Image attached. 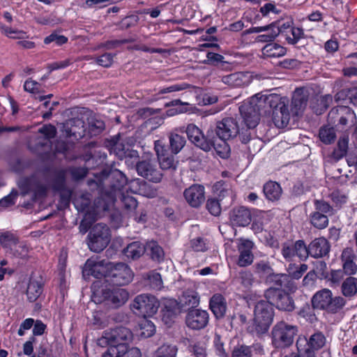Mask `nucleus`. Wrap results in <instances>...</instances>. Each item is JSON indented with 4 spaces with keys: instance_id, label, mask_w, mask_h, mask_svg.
Listing matches in <instances>:
<instances>
[{
    "instance_id": "56",
    "label": "nucleus",
    "mask_w": 357,
    "mask_h": 357,
    "mask_svg": "<svg viewBox=\"0 0 357 357\" xmlns=\"http://www.w3.org/2000/svg\"><path fill=\"white\" fill-rule=\"evenodd\" d=\"M206 208L212 215L219 216L221 213L220 199L216 197L208 198L206 201Z\"/></svg>"
},
{
    "instance_id": "9",
    "label": "nucleus",
    "mask_w": 357,
    "mask_h": 357,
    "mask_svg": "<svg viewBox=\"0 0 357 357\" xmlns=\"http://www.w3.org/2000/svg\"><path fill=\"white\" fill-rule=\"evenodd\" d=\"M159 306L160 302L157 298L148 294L137 295L130 305L133 312L144 318L153 317L158 312Z\"/></svg>"
},
{
    "instance_id": "23",
    "label": "nucleus",
    "mask_w": 357,
    "mask_h": 357,
    "mask_svg": "<svg viewBox=\"0 0 357 357\" xmlns=\"http://www.w3.org/2000/svg\"><path fill=\"white\" fill-rule=\"evenodd\" d=\"M229 221L234 227H246L252 221L250 211L245 206H236L229 212Z\"/></svg>"
},
{
    "instance_id": "40",
    "label": "nucleus",
    "mask_w": 357,
    "mask_h": 357,
    "mask_svg": "<svg viewBox=\"0 0 357 357\" xmlns=\"http://www.w3.org/2000/svg\"><path fill=\"white\" fill-rule=\"evenodd\" d=\"M255 273L263 280H266L273 271L271 264L267 260H261L254 265Z\"/></svg>"
},
{
    "instance_id": "60",
    "label": "nucleus",
    "mask_w": 357,
    "mask_h": 357,
    "mask_svg": "<svg viewBox=\"0 0 357 357\" xmlns=\"http://www.w3.org/2000/svg\"><path fill=\"white\" fill-rule=\"evenodd\" d=\"M319 139L325 144H331L335 138V133L333 128H322L319 133Z\"/></svg>"
},
{
    "instance_id": "24",
    "label": "nucleus",
    "mask_w": 357,
    "mask_h": 357,
    "mask_svg": "<svg viewBox=\"0 0 357 357\" xmlns=\"http://www.w3.org/2000/svg\"><path fill=\"white\" fill-rule=\"evenodd\" d=\"M62 131L67 137L82 138L85 135L84 121L79 118L70 119L63 123Z\"/></svg>"
},
{
    "instance_id": "22",
    "label": "nucleus",
    "mask_w": 357,
    "mask_h": 357,
    "mask_svg": "<svg viewBox=\"0 0 357 357\" xmlns=\"http://www.w3.org/2000/svg\"><path fill=\"white\" fill-rule=\"evenodd\" d=\"M105 260L98 261L91 258L87 259L82 269L83 278L88 279L90 276H93L97 279L103 277L105 278Z\"/></svg>"
},
{
    "instance_id": "52",
    "label": "nucleus",
    "mask_w": 357,
    "mask_h": 357,
    "mask_svg": "<svg viewBox=\"0 0 357 357\" xmlns=\"http://www.w3.org/2000/svg\"><path fill=\"white\" fill-rule=\"evenodd\" d=\"M109 147L110 153L116 155L120 160H122V157L125 156L126 149L122 143H119L116 140L112 139L108 142L107 145Z\"/></svg>"
},
{
    "instance_id": "13",
    "label": "nucleus",
    "mask_w": 357,
    "mask_h": 357,
    "mask_svg": "<svg viewBox=\"0 0 357 357\" xmlns=\"http://www.w3.org/2000/svg\"><path fill=\"white\" fill-rule=\"evenodd\" d=\"M213 130V139H230L236 137L239 134L240 128L237 120L233 117L224 118L217 122L215 126H211Z\"/></svg>"
},
{
    "instance_id": "62",
    "label": "nucleus",
    "mask_w": 357,
    "mask_h": 357,
    "mask_svg": "<svg viewBox=\"0 0 357 357\" xmlns=\"http://www.w3.org/2000/svg\"><path fill=\"white\" fill-rule=\"evenodd\" d=\"M139 17L137 15H132L124 17L119 23L120 29L121 30L128 29L137 24L139 22Z\"/></svg>"
},
{
    "instance_id": "29",
    "label": "nucleus",
    "mask_w": 357,
    "mask_h": 357,
    "mask_svg": "<svg viewBox=\"0 0 357 357\" xmlns=\"http://www.w3.org/2000/svg\"><path fill=\"white\" fill-rule=\"evenodd\" d=\"M209 308L217 319L225 317L227 305L225 298L221 294H215L209 301Z\"/></svg>"
},
{
    "instance_id": "54",
    "label": "nucleus",
    "mask_w": 357,
    "mask_h": 357,
    "mask_svg": "<svg viewBox=\"0 0 357 357\" xmlns=\"http://www.w3.org/2000/svg\"><path fill=\"white\" fill-rule=\"evenodd\" d=\"M18 242V238L11 231H7L0 233V243L3 248H8L11 245H16Z\"/></svg>"
},
{
    "instance_id": "59",
    "label": "nucleus",
    "mask_w": 357,
    "mask_h": 357,
    "mask_svg": "<svg viewBox=\"0 0 357 357\" xmlns=\"http://www.w3.org/2000/svg\"><path fill=\"white\" fill-rule=\"evenodd\" d=\"M345 303L346 301L343 297L336 296L333 298L331 296V301H330L327 311L331 313H336L345 305Z\"/></svg>"
},
{
    "instance_id": "20",
    "label": "nucleus",
    "mask_w": 357,
    "mask_h": 357,
    "mask_svg": "<svg viewBox=\"0 0 357 357\" xmlns=\"http://www.w3.org/2000/svg\"><path fill=\"white\" fill-rule=\"evenodd\" d=\"M183 197L192 208H199L205 200V188L202 185L193 184L185 189Z\"/></svg>"
},
{
    "instance_id": "44",
    "label": "nucleus",
    "mask_w": 357,
    "mask_h": 357,
    "mask_svg": "<svg viewBox=\"0 0 357 357\" xmlns=\"http://www.w3.org/2000/svg\"><path fill=\"white\" fill-rule=\"evenodd\" d=\"M262 51L263 54L268 57H280L286 53V49L277 43L266 45Z\"/></svg>"
},
{
    "instance_id": "36",
    "label": "nucleus",
    "mask_w": 357,
    "mask_h": 357,
    "mask_svg": "<svg viewBox=\"0 0 357 357\" xmlns=\"http://www.w3.org/2000/svg\"><path fill=\"white\" fill-rule=\"evenodd\" d=\"M341 291L346 297H352L357 294V278L348 276L342 283Z\"/></svg>"
},
{
    "instance_id": "39",
    "label": "nucleus",
    "mask_w": 357,
    "mask_h": 357,
    "mask_svg": "<svg viewBox=\"0 0 357 357\" xmlns=\"http://www.w3.org/2000/svg\"><path fill=\"white\" fill-rule=\"evenodd\" d=\"M330 250L327 240L318 238L314 240V258H321L326 256Z\"/></svg>"
},
{
    "instance_id": "26",
    "label": "nucleus",
    "mask_w": 357,
    "mask_h": 357,
    "mask_svg": "<svg viewBox=\"0 0 357 357\" xmlns=\"http://www.w3.org/2000/svg\"><path fill=\"white\" fill-rule=\"evenodd\" d=\"M254 247V243L248 239H241L238 245L239 256L237 264L241 267H245L250 265L254 259L252 249Z\"/></svg>"
},
{
    "instance_id": "51",
    "label": "nucleus",
    "mask_w": 357,
    "mask_h": 357,
    "mask_svg": "<svg viewBox=\"0 0 357 357\" xmlns=\"http://www.w3.org/2000/svg\"><path fill=\"white\" fill-rule=\"evenodd\" d=\"M314 275L320 279L328 277V271L324 260L319 259L314 261Z\"/></svg>"
},
{
    "instance_id": "43",
    "label": "nucleus",
    "mask_w": 357,
    "mask_h": 357,
    "mask_svg": "<svg viewBox=\"0 0 357 357\" xmlns=\"http://www.w3.org/2000/svg\"><path fill=\"white\" fill-rule=\"evenodd\" d=\"M178 350L176 345L163 344L156 349L153 357H176Z\"/></svg>"
},
{
    "instance_id": "64",
    "label": "nucleus",
    "mask_w": 357,
    "mask_h": 357,
    "mask_svg": "<svg viewBox=\"0 0 357 357\" xmlns=\"http://www.w3.org/2000/svg\"><path fill=\"white\" fill-rule=\"evenodd\" d=\"M122 352L118 355H114V357H142L140 350L137 347H130L129 345L126 347Z\"/></svg>"
},
{
    "instance_id": "18",
    "label": "nucleus",
    "mask_w": 357,
    "mask_h": 357,
    "mask_svg": "<svg viewBox=\"0 0 357 357\" xmlns=\"http://www.w3.org/2000/svg\"><path fill=\"white\" fill-rule=\"evenodd\" d=\"M309 95L310 92L305 87L297 88L294 91L291 98V111H289L290 117L291 116H297L303 112L307 105ZM287 100H289L288 98ZM288 110L289 109H288Z\"/></svg>"
},
{
    "instance_id": "61",
    "label": "nucleus",
    "mask_w": 357,
    "mask_h": 357,
    "mask_svg": "<svg viewBox=\"0 0 357 357\" xmlns=\"http://www.w3.org/2000/svg\"><path fill=\"white\" fill-rule=\"evenodd\" d=\"M139 159V153L137 151L126 149L125 156L122 157V160H125L126 164L128 166H135Z\"/></svg>"
},
{
    "instance_id": "38",
    "label": "nucleus",
    "mask_w": 357,
    "mask_h": 357,
    "mask_svg": "<svg viewBox=\"0 0 357 357\" xmlns=\"http://www.w3.org/2000/svg\"><path fill=\"white\" fill-rule=\"evenodd\" d=\"M245 76L241 72L231 73L222 76L221 80L223 83L232 87H240L245 84Z\"/></svg>"
},
{
    "instance_id": "30",
    "label": "nucleus",
    "mask_w": 357,
    "mask_h": 357,
    "mask_svg": "<svg viewBox=\"0 0 357 357\" xmlns=\"http://www.w3.org/2000/svg\"><path fill=\"white\" fill-rule=\"evenodd\" d=\"M115 202V195L108 192L103 189L100 195L94 199L93 208L96 213L108 211L109 207Z\"/></svg>"
},
{
    "instance_id": "10",
    "label": "nucleus",
    "mask_w": 357,
    "mask_h": 357,
    "mask_svg": "<svg viewBox=\"0 0 357 357\" xmlns=\"http://www.w3.org/2000/svg\"><path fill=\"white\" fill-rule=\"evenodd\" d=\"M133 276V272L129 266L121 262L109 267L106 272L105 280L114 286H124L132 280Z\"/></svg>"
},
{
    "instance_id": "3",
    "label": "nucleus",
    "mask_w": 357,
    "mask_h": 357,
    "mask_svg": "<svg viewBox=\"0 0 357 357\" xmlns=\"http://www.w3.org/2000/svg\"><path fill=\"white\" fill-rule=\"evenodd\" d=\"M96 181L89 180V185L95 183L97 186L115 195V197L124 192L128 184V178L126 175L116 169H102L98 174L96 175Z\"/></svg>"
},
{
    "instance_id": "7",
    "label": "nucleus",
    "mask_w": 357,
    "mask_h": 357,
    "mask_svg": "<svg viewBox=\"0 0 357 357\" xmlns=\"http://www.w3.org/2000/svg\"><path fill=\"white\" fill-rule=\"evenodd\" d=\"M298 333V328L281 321L278 322L272 328V344L276 349L289 347L294 342V339Z\"/></svg>"
},
{
    "instance_id": "8",
    "label": "nucleus",
    "mask_w": 357,
    "mask_h": 357,
    "mask_svg": "<svg viewBox=\"0 0 357 357\" xmlns=\"http://www.w3.org/2000/svg\"><path fill=\"white\" fill-rule=\"evenodd\" d=\"M111 233L109 227L104 223H98L89 231L86 243L91 251L100 252L109 243Z\"/></svg>"
},
{
    "instance_id": "32",
    "label": "nucleus",
    "mask_w": 357,
    "mask_h": 357,
    "mask_svg": "<svg viewBox=\"0 0 357 357\" xmlns=\"http://www.w3.org/2000/svg\"><path fill=\"white\" fill-rule=\"evenodd\" d=\"M263 192L267 199L278 201L282 195V188L277 182L270 181L264 185Z\"/></svg>"
},
{
    "instance_id": "49",
    "label": "nucleus",
    "mask_w": 357,
    "mask_h": 357,
    "mask_svg": "<svg viewBox=\"0 0 357 357\" xmlns=\"http://www.w3.org/2000/svg\"><path fill=\"white\" fill-rule=\"evenodd\" d=\"M217 139H214V145L212 146L217 155L221 158L226 159L230 155V147L226 142L227 139H221L220 143H216Z\"/></svg>"
},
{
    "instance_id": "35",
    "label": "nucleus",
    "mask_w": 357,
    "mask_h": 357,
    "mask_svg": "<svg viewBox=\"0 0 357 357\" xmlns=\"http://www.w3.org/2000/svg\"><path fill=\"white\" fill-rule=\"evenodd\" d=\"M145 251L146 246L139 241H134L130 243L123 250L125 255L128 258H130L132 260L139 259L141 256L144 255Z\"/></svg>"
},
{
    "instance_id": "28",
    "label": "nucleus",
    "mask_w": 357,
    "mask_h": 357,
    "mask_svg": "<svg viewBox=\"0 0 357 357\" xmlns=\"http://www.w3.org/2000/svg\"><path fill=\"white\" fill-rule=\"evenodd\" d=\"M298 355L291 354L284 357H312V335H299L296 341Z\"/></svg>"
},
{
    "instance_id": "47",
    "label": "nucleus",
    "mask_w": 357,
    "mask_h": 357,
    "mask_svg": "<svg viewBox=\"0 0 357 357\" xmlns=\"http://www.w3.org/2000/svg\"><path fill=\"white\" fill-rule=\"evenodd\" d=\"M236 280L246 289H250L255 282L253 274L249 271H241L236 277Z\"/></svg>"
},
{
    "instance_id": "2",
    "label": "nucleus",
    "mask_w": 357,
    "mask_h": 357,
    "mask_svg": "<svg viewBox=\"0 0 357 357\" xmlns=\"http://www.w3.org/2000/svg\"><path fill=\"white\" fill-rule=\"evenodd\" d=\"M132 337V333L129 328L119 326L104 331L102 336L98 339L97 344L101 347H107V351L102 354H105V357H111L124 351Z\"/></svg>"
},
{
    "instance_id": "46",
    "label": "nucleus",
    "mask_w": 357,
    "mask_h": 357,
    "mask_svg": "<svg viewBox=\"0 0 357 357\" xmlns=\"http://www.w3.org/2000/svg\"><path fill=\"white\" fill-rule=\"evenodd\" d=\"M118 200L121 202L123 208L127 211H131L136 209L138 204L137 201L135 197L125 194L124 192L120 193V195L115 197V202H117Z\"/></svg>"
},
{
    "instance_id": "27",
    "label": "nucleus",
    "mask_w": 357,
    "mask_h": 357,
    "mask_svg": "<svg viewBox=\"0 0 357 357\" xmlns=\"http://www.w3.org/2000/svg\"><path fill=\"white\" fill-rule=\"evenodd\" d=\"M180 312L179 303L175 299H167L161 310L162 319L166 325H170Z\"/></svg>"
},
{
    "instance_id": "63",
    "label": "nucleus",
    "mask_w": 357,
    "mask_h": 357,
    "mask_svg": "<svg viewBox=\"0 0 357 357\" xmlns=\"http://www.w3.org/2000/svg\"><path fill=\"white\" fill-rule=\"evenodd\" d=\"M214 346L216 354L220 357H229L228 353L224 347V342L221 340V336L219 334H215L214 337Z\"/></svg>"
},
{
    "instance_id": "48",
    "label": "nucleus",
    "mask_w": 357,
    "mask_h": 357,
    "mask_svg": "<svg viewBox=\"0 0 357 357\" xmlns=\"http://www.w3.org/2000/svg\"><path fill=\"white\" fill-rule=\"evenodd\" d=\"M331 102L332 96L331 95H326L317 98L316 107L314 106V112L317 115L321 114L327 109Z\"/></svg>"
},
{
    "instance_id": "5",
    "label": "nucleus",
    "mask_w": 357,
    "mask_h": 357,
    "mask_svg": "<svg viewBox=\"0 0 357 357\" xmlns=\"http://www.w3.org/2000/svg\"><path fill=\"white\" fill-rule=\"evenodd\" d=\"M176 130H179L182 133L185 132L191 144L202 151L208 153L212 150L214 139L213 131L211 127L208 128L206 134L194 123H189L186 127L183 126Z\"/></svg>"
},
{
    "instance_id": "58",
    "label": "nucleus",
    "mask_w": 357,
    "mask_h": 357,
    "mask_svg": "<svg viewBox=\"0 0 357 357\" xmlns=\"http://www.w3.org/2000/svg\"><path fill=\"white\" fill-rule=\"evenodd\" d=\"M67 172L70 173L73 181H78L86 176L89 169L86 167H70Z\"/></svg>"
},
{
    "instance_id": "25",
    "label": "nucleus",
    "mask_w": 357,
    "mask_h": 357,
    "mask_svg": "<svg viewBox=\"0 0 357 357\" xmlns=\"http://www.w3.org/2000/svg\"><path fill=\"white\" fill-rule=\"evenodd\" d=\"M356 256L353 248H346L343 249L340 255V260L342 266V273L347 276H352L357 273V264L355 262Z\"/></svg>"
},
{
    "instance_id": "55",
    "label": "nucleus",
    "mask_w": 357,
    "mask_h": 357,
    "mask_svg": "<svg viewBox=\"0 0 357 357\" xmlns=\"http://www.w3.org/2000/svg\"><path fill=\"white\" fill-rule=\"evenodd\" d=\"M231 357H252L251 348L245 344H238L233 348Z\"/></svg>"
},
{
    "instance_id": "53",
    "label": "nucleus",
    "mask_w": 357,
    "mask_h": 357,
    "mask_svg": "<svg viewBox=\"0 0 357 357\" xmlns=\"http://www.w3.org/2000/svg\"><path fill=\"white\" fill-rule=\"evenodd\" d=\"M105 129V123L100 119L92 117L89 121V130L91 135H98Z\"/></svg>"
},
{
    "instance_id": "6",
    "label": "nucleus",
    "mask_w": 357,
    "mask_h": 357,
    "mask_svg": "<svg viewBox=\"0 0 357 357\" xmlns=\"http://www.w3.org/2000/svg\"><path fill=\"white\" fill-rule=\"evenodd\" d=\"M93 301L104 303L109 308L117 309L123 305L129 298V293L121 288H102L93 292Z\"/></svg>"
},
{
    "instance_id": "57",
    "label": "nucleus",
    "mask_w": 357,
    "mask_h": 357,
    "mask_svg": "<svg viewBox=\"0 0 357 357\" xmlns=\"http://www.w3.org/2000/svg\"><path fill=\"white\" fill-rule=\"evenodd\" d=\"M206 58L208 59V63L213 65H218L221 68H227L229 66L228 62L224 61V56L218 53H214L209 52L206 54Z\"/></svg>"
},
{
    "instance_id": "1",
    "label": "nucleus",
    "mask_w": 357,
    "mask_h": 357,
    "mask_svg": "<svg viewBox=\"0 0 357 357\" xmlns=\"http://www.w3.org/2000/svg\"><path fill=\"white\" fill-rule=\"evenodd\" d=\"M257 94L239 107L240 114L249 129L255 128L260 116L272 111V121L278 128H287L290 121L287 97L272 93L268 96Z\"/></svg>"
},
{
    "instance_id": "4",
    "label": "nucleus",
    "mask_w": 357,
    "mask_h": 357,
    "mask_svg": "<svg viewBox=\"0 0 357 357\" xmlns=\"http://www.w3.org/2000/svg\"><path fill=\"white\" fill-rule=\"evenodd\" d=\"M274 308L270 301H258L254 309V328L257 335L268 332L274 318Z\"/></svg>"
},
{
    "instance_id": "31",
    "label": "nucleus",
    "mask_w": 357,
    "mask_h": 357,
    "mask_svg": "<svg viewBox=\"0 0 357 357\" xmlns=\"http://www.w3.org/2000/svg\"><path fill=\"white\" fill-rule=\"evenodd\" d=\"M332 292L328 289H323L314 294V308L328 310L331 301Z\"/></svg>"
},
{
    "instance_id": "37",
    "label": "nucleus",
    "mask_w": 357,
    "mask_h": 357,
    "mask_svg": "<svg viewBox=\"0 0 357 357\" xmlns=\"http://www.w3.org/2000/svg\"><path fill=\"white\" fill-rule=\"evenodd\" d=\"M144 279L146 281V284L150 288L155 290H160L162 287V280L161 275L155 271H151L143 275Z\"/></svg>"
},
{
    "instance_id": "14",
    "label": "nucleus",
    "mask_w": 357,
    "mask_h": 357,
    "mask_svg": "<svg viewBox=\"0 0 357 357\" xmlns=\"http://www.w3.org/2000/svg\"><path fill=\"white\" fill-rule=\"evenodd\" d=\"M356 119V114L347 106L333 107L328 114V123L334 126H344L349 122L354 123Z\"/></svg>"
},
{
    "instance_id": "12",
    "label": "nucleus",
    "mask_w": 357,
    "mask_h": 357,
    "mask_svg": "<svg viewBox=\"0 0 357 357\" xmlns=\"http://www.w3.org/2000/svg\"><path fill=\"white\" fill-rule=\"evenodd\" d=\"M287 289L268 288L264 294L265 298L271 302L273 305L283 311L291 312L294 310V301L292 297L286 292Z\"/></svg>"
},
{
    "instance_id": "16",
    "label": "nucleus",
    "mask_w": 357,
    "mask_h": 357,
    "mask_svg": "<svg viewBox=\"0 0 357 357\" xmlns=\"http://www.w3.org/2000/svg\"><path fill=\"white\" fill-rule=\"evenodd\" d=\"M209 321V314L206 310L201 309H188L185 322L188 328L199 331L206 328Z\"/></svg>"
},
{
    "instance_id": "42",
    "label": "nucleus",
    "mask_w": 357,
    "mask_h": 357,
    "mask_svg": "<svg viewBox=\"0 0 357 357\" xmlns=\"http://www.w3.org/2000/svg\"><path fill=\"white\" fill-rule=\"evenodd\" d=\"M349 138L347 136L340 137L337 142L336 148L332 153V157L335 160H339L346 155L348 150Z\"/></svg>"
},
{
    "instance_id": "11",
    "label": "nucleus",
    "mask_w": 357,
    "mask_h": 357,
    "mask_svg": "<svg viewBox=\"0 0 357 357\" xmlns=\"http://www.w3.org/2000/svg\"><path fill=\"white\" fill-rule=\"evenodd\" d=\"M20 190V195L25 197L32 192L33 200L47 195V187L34 174L20 178L17 182Z\"/></svg>"
},
{
    "instance_id": "15",
    "label": "nucleus",
    "mask_w": 357,
    "mask_h": 357,
    "mask_svg": "<svg viewBox=\"0 0 357 357\" xmlns=\"http://www.w3.org/2000/svg\"><path fill=\"white\" fill-rule=\"evenodd\" d=\"M135 168L137 174L153 183H159L162 178L161 171L152 160H143L137 162Z\"/></svg>"
},
{
    "instance_id": "34",
    "label": "nucleus",
    "mask_w": 357,
    "mask_h": 357,
    "mask_svg": "<svg viewBox=\"0 0 357 357\" xmlns=\"http://www.w3.org/2000/svg\"><path fill=\"white\" fill-rule=\"evenodd\" d=\"M146 251L149 257L156 263H161L165 259V252L162 248L155 241H151L146 244Z\"/></svg>"
},
{
    "instance_id": "21",
    "label": "nucleus",
    "mask_w": 357,
    "mask_h": 357,
    "mask_svg": "<svg viewBox=\"0 0 357 357\" xmlns=\"http://www.w3.org/2000/svg\"><path fill=\"white\" fill-rule=\"evenodd\" d=\"M266 284L272 285L269 288H277L280 289H287L289 291H294L296 287L291 278L287 274H276L273 271L271 274L265 280Z\"/></svg>"
},
{
    "instance_id": "41",
    "label": "nucleus",
    "mask_w": 357,
    "mask_h": 357,
    "mask_svg": "<svg viewBox=\"0 0 357 357\" xmlns=\"http://www.w3.org/2000/svg\"><path fill=\"white\" fill-rule=\"evenodd\" d=\"M67 169L56 170L54 173L52 178V187L55 191L65 190L66 185Z\"/></svg>"
},
{
    "instance_id": "50",
    "label": "nucleus",
    "mask_w": 357,
    "mask_h": 357,
    "mask_svg": "<svg viewBox=\"0 0 357 357\" xmlns=\"http://www.w3.org/2000/svg\"><path fill=\"white\" fill-rule=\"evenodd\" d=\"M160 167L164 170H175L178 162L175 160L174 153L167 155L158 159Z\"/></svg>"
},
{
    "instance_id": "17",
    "label": "nucleus",
    "mask_w": 357,
    "mask_h": 357,
    "mask_svg": "<svg viewBox=\"0 0 357 357\" xmlns=\"http://www.w3.org/2000/svg\"><path fill=\"white\" fill-rule=\"evenodd\" d=\"M282 254L286 259L297 256L300 259L305 260L310 254V250L303 240H298L295 243L287 241L282 243Z\"/></svg>"
},
{
    "instance_id": "45",
    "label": "nucleus",
    "mask_w": 357,
    "mask_h": 357,
    "mask_svg": "<svg viewBox=\"0 0 357 357\" xmlns=\"http://www.w3.org/2000/svg\"><path fill=\"white\" fill-rule=\"evenodd\" d=\"M181 302L188 306L189 309H196L199 304V296L194 291H186L183 293Z\"/></svg>"
},
{
    "instance_id": "19",
    "label": "nucleus",
    "mask_w": 357,
    "mask_h": 357,
    "mask_svg": "<svg viewBox=\"0 0 357 357\" xmlns=\"http://www.w3.org/2000/svg\"><path fill=\"white\" fill-rule=\"evenodd\" d=\"M45 280L40 273H32L26 288V296L29 302L37 301L44 290Z\"/></svg>"
},
{
    "instance_id": "33",
    "label": "nucleus",
    "mask_w": 357,
    "mask_h": 357,
    "mask_svg": "<svg viewBox=\"0 0 357 357\" xmlns=\"http://www.w3.org/2000/svg\"><path fill=\"white\" fill-rule=\"evenodd\" d=\"M176 131L175 130L174 132H170L168 135L169 149L172 153L174 154L178 153L186 143L185 137L176 132Z\"/></svg>"
}]
</instances>
